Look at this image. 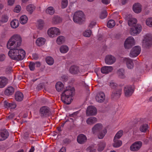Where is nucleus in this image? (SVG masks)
<instances>
[{
	"label": "nucleus",
	"instance_id": "nucleus-14",
	"mask_svg": "<svg viewBox=\"0 0 152 152\" xmlns=\"http://www.w3.org/2000/svg\"><path fill=\"white\" fill-rule=\"evenodd\" d=\"M115 58L111 55H107L105 57V62L107 64H112L115 62Z\"/></svg>",
	"mask_w": 152,
	"mask_h": 152
},
{
	"label": "nucleus",
	"instance_id": "nucleus-41",
	"mask_svg": "<svg viewBox=\"0 0 152 152\" xmlns=\"http://www.w3.org/2000/svg\"><path fill=\"white\" fill-rule=\"evenodd\" d=\"M65 41V37L62 36L58 37L56 39V42L58 45H61L64 43Z\"/></svg>",
	"mask_w": 152,
	"mask_h": 152
},
{
	"label": "nucleus",
	"instance_id": "nucleus-49",
	"mask_svg": "<svg viewBox=\"0 0 152 152\" xmlns=\"http://www.w3.org/2000/svg\"><path fill=\"white\" fill-rule=\"evenodd\" d=\"M146 24L147 25L150 27H152V18H147L145 21Z\"/></svg>",
	"mask_w": 152,
	"mask_h": 152
},
{
	"label": "nucleus",
	"instance_id": "nucleus-28",
	"mask_svg": "<svg viewBox=\"0 0 152 152\" xmlns=\"http://www.w3.org/2000/svg\"><path fill=\"white\" fill-rule=\"evenodd\" d=\"M60 52L63 54L66 53L69 50V47L66 45L61 46L59 48Z\"/></svg>",
	"mask_w": 152,
	"mask_h": 152
},
{
	"label": "nucleus",
	"instance_id": "nucleus-29",
	"mask_svg": "<svg viewBox=\"0 0 152 152\" xmlns=\"http://www.w3.org/2000/svg\"><path fill=\"white\" fill-rule=\"evenodd\" d=\"M10 24L12 28H16L18 27L19 23L18 20L14 19L11 21Z\"/></svg>",
	"mask_w": 152,
	"mask_h": 152
},
{
	"label": "nucleus",
	"instance_id": "nucleus-56",
	"mask_svg": "<svg viewBox=\"0 0 152 152\" xmlns=\"http://www.w3.org/2000/svg\"><path fill=\"white\" fill-rule=\"evenodd\" d=\"M5 59V56L4 54H0V61H2Z\"/></svg>",
	"mask_w": 152,
	"mask_h": 152
},
{
	"label": "nucleus",
	"instance_id": "nucleus-18",
	"mask_svg": "<svg viewBox=\"0 0 152 152\" xmlns=\"http://www.w3.org/2000/svg\"><path fill=\"white\" fill-rule=\"evenodd\" d=\"M139 129L141 132L145 133L149 130V125L146 124H141L140 126Z\"/></svg>",
	"mask_w": 152,
	"mask_h": 152
},
{
	"label": "nucleus",
	"instance_id": "nucleus-40",
	"mask_svg": "<svg viewBox=\"0 0 152 152\" xmlns=\"http://www.w3.org/2000/svg\"><path fill=\"white\" fill-rule=\"evenodd\" d=\"M117 73L120 78H124L125 77V71L124 69H121L118 70Z\"/></svg>",
	"mask_w": 152,
	"mask_h": 152
},
{
	"label": "nucleus",
	"instance_id": "nucleus-31",
	"mask_svg": "<svg viewBox=\"0 0 152 152\" xmlns=\"http://www.w3.org/2000/svg\"><path fill=\"white\" fill-rule=\"evenodd\" d=\"M62 20L61 18L58 16H54L52 19V22L54 24H58L62 22Z\"/></svg>",
	"mask_w": 152,
	"mask_h": 152
},
{
	"label": "nucleus",
	"instance_id": "nucleus-17",
	"mask_svg": "<svg viewBox=\"0 0 152 152\" xmlns=\"http://www.w3.org/2000/svg\"><path fill=\"white\" fill-rule=\"evenodd\" d=\"M105 99V95L102 92L98 93L96 96V101L102 103L104 101Z\"/></svg>",
	"mask_w": 152,
	"mask_h": 152
},
{
	"label": "nucleus",
	"instance_id": "nucleus-50",
	"mask_svg": "<svg viewBox=\"0 0 152 152\" xmlns=\"http://www.w3.org/2000/svg\"><path fill=\"white\" fill-rule=\"evenodd\" d=\"M91 34V30H86L83 33V35L86 37H89Z\"/></svg>",
	"mask_w": 152,
	"mask_h": 152
},
{
	"label": "nucleus",
	"instance_id": "nucleus-46",
	"mask_svg": "<svg viewBox=\"0 0 152 152\" xmlns=\"http://www.w3.org/2000/svg\"><path fill=\"white\" fill-rule=\"evenodd\" d=\"M54 10L52 7H48L46 10V12L50 15H53L54 12Z\"/></svg>",
	"mask_w": 152,
	"mask_h": 152
},
{
	"label": "nucleus",
	"instance_id": "nucleus-53",
	"mask_svg": "<svg viewBox=\"0 0 152 152\" xmlns=\"http://www.w3.org/2000/svg\"><path fill=\"white\" fill-rule=\"evenodd\" d=\"M29 66L31 70H34V69L35 67L34 63L33 62H30L29 64Z\"/></svg>",
	"mask_w": 152,
	"mask_h": 152
},
{
	"label": "nucleus",
	"instance_id": "nucleus-8",
	"mask_svg": "<svg viewBox=\"0 0 152 152\" xmlns=\"http://www.w3.org/2000/svg\"><path fill=\"white\" fill-rule=\"evenodd\" d=\"M135 44V41L134 38L132 37H128L125 40L124 46L126 49H129Z\"/></svg>",
	"mask_w": 152,
	"mask_h": 152
},
{
	"label": "nucleus",
	"instance_id": "nucleus-33",
	"mask_svg": "<svg viewBox=\"0 0 152 152\" xmlns=\"http://www.w3.org/2000/svg\"><path fill=\"white\" fill-rule=\"evenodd\" d=\"M4 103V105L6 108H10L11 109H13L16 107V104L14 102L10 103L5 101Z\"/></svg>",
	"mask_w": 152,
	"mask_h": 152
},
{
	"label": "nucleus",
	"instance_id": "nucleus-52",
	"mask_svg": "<svg viewBox=\"0 0 152 152\" xmlns=\"http://www.w3.org/2000/svg\"><path fill=\"white\" fill-rule=\"evenodd\" d=\"M68 5L67 0H62L61 7L63 8H66Z\"/></svg>",
	"mask_w": 152,
	"mask_h": 152
},
{
	"label": "nucleus",
	"instance_id": "nucleus-25",
	"mask_svg": "<svg viewBox=\"0 0 152 152\" xmlns=\"http://www.w3.org/2000/svg\"><path fill=\"white\" fill-rule=\"evenodd\" d=\"M7 83V79L4 77H0V88L4 87Z\"/></svg>",
	"mask_w": 152,
	"mask_h": 152
},
{
	"label": "nucleus",
	"instance_id": "nucleus-57",
	"mask_svg": "<svg viewBox=\"0 0 152 152\" xmlns=\"http://www.w3.org/2000/svg\"><path fill=\"white\" fill-rule=\"evenodd\" d=\"M15 0H8L7 3L9 5L12 6L14 3Z\"/></svg>",
	"mask_w": 152,
	"mask_h": 152
},
{
	"label": "nucleus",
	"instance_id": "nucleus-26",
	"mask_svg": "<svg viewBox=\"0 0 152 152\" xmlns=\"http://www.w3.org/2000/svg\"><path fill=\"white\" fill-rule=\"evenodd\" d=\"M134 11L136 13H139L141 11V5L139 3L134 4L133 7Z\"/></svg>",
	"mask_w": 152,
	"mask_h": 152
},
{
	"label": "nucleus",
	"instance_id": "nucleus-21",
	"mask_svg": "<svg viewBox=\"0 0 152 152\" xmlns=\"http://www.w3.org/2000/svg\"><path fill=\"white\" fill-rule=\"evenodd\" d=\"M124 61L126 62L127 68L129 69H131L134 67V64L132 60L129 58H125Z\"/></svg>",
	"mask_w": 152,
	"mask_h": 152
},
{
	"label": "nucleus",
	"instance_id": "nucleus-9",
	"mask_svg": "<svg viewBox=\"0 0 152 152\" xmlns=\"http://www.w3.org/2000/svg\"><path fill=\"white\" fill-rule=\"evenodd\" d=\"M134 91L133 85H127L124 88L125 95L126 97H129L132 95Z\"/></svg>",
	"mask_w": 152,
	"mask_h": 152
},
{
	"label": "nucleus",
	"instance_id": "nucleus-4",
	"mask_svg": "<svg viewBox=\"0 0 152 152\" xmlns=\"http://www.w3.org/2000/svg\"><path fill=\"white\" fill-rule=\"evenodd\" d=\"M85 19V16L83 12L81 11L75 12L74 15L73 20L74 22L77 23H81Z\"/></svg>",
	"mask_w": 152,
	"mask_h": 152
},
{
	"label": "nucleus",
	"instance_id": "nucleus-55",
	"mask_svg": "<svg viewBox=\"0 0 152 152\" xmlns=\"http://www.w3.org/2000/svg\"><path fill=\"white\" fill-rule=\"evenodd\" d=\"M96 24V23L95 21H92L90 23L89 25V27L91 28H92L95 26Z\"/></svg>",
	"mask_w": 152,
	"mask_h": 152
},
{
	"label": "nucleus",
	"instance_id": "nucleus-60",
	"mask_svg": "<svg viewBox=\"0 0 152 152\" xmlns=\"http://www.w3.org/2000/svg\"><path fill=\"white\" fill-rule=\"evenodd\" d=\"M33 58L35 60H37L38 58V56L36 54H33L32 55Z\"/></svg>",
	"mask_w": 152,
	"mask_h": 152
},
{
	"label": "nucleus",
	"instance_id": "nucleus-16",
	"mask_svg": "<svg viewBox=\"0 0 152 152\" xmlns=\"http://www.w3.org/2000/svg\"><path fill=\"white\" fill-rule=\"evenodd\" d=\"M122 90L121 89L115 90L112 92L111 97L114 99H117L120 96L121 94Z\"/></svg>",
	"mask_w": 152,
	"mask_h": 152
},
{
	"label": "nucleus",
	"instance_id": "nucleus-11",
	"mask_svg": "<svg viewBox=\"0 0 152 152\" xmlns=\"http://www.w3.org/2000/svg\"><path fill=\"white\" fill-rule=\"evenodd\" d=\"M104 128L102 124H96L93 127L92 129V132L94 134H96L103 130Z\"/></svg>",
	"mask_w": 152,
	"mask_h": 152
},
{
	"label": "nucleus",
	"instance_id": "nucleus-59",
	"mask_svg": "<svg viewBox=\"0 0 152 152\" xmlns=\"http://www.w3.org/2000/svg\"><path fill=\"white\" fill-rule=\"evenodd\" d=\"M110 86L113 88H115V86H116V84L115 83L113 82H111L110 83Z\"/></svg>",
	"mask_w": 152,
	"mask_h": 152
},
{
	"label": "nucleus",
	"instance_id": "nucleus-22",
	"mask_svg": "<svg viewBox=\"0 0 152 152\" xmlns=\"http://www.w3.org/2000/svg\"><path fill=\"white\" fill-rule=\"evenodd\" d=\"M113 68L111 66H104L102 67L101 69V72L104 74H107L112 72Z\"/></svg>",
	"mask_w": 152,
	"mask_h": 152
},
{
	"label": "nucleus",
	"instance_id": "nucleus-54",
	"mask_svg": "<svg viewBox=\"0 0 152 152\" xmlns=\"http://www.w3.org/2000/svg\"><path fill=\"white\" fill-rule=\"evenodd\" d=\"M21 9V7L20 5H17L14 9V12L17 13H18L20 12Z\"/></svg>",
	"mask_w": 152,
	"mask_h": 152
},
{
	"label": "nucleus",
	"instance_id": "nucleus-23",
	"mask_svg": "<svg viewBox=\"0 0 152 152\" xmlns=\"http://www.w3.org/2000/svg\"><path fill=\"white\" fill-rule=\"evenodd\" d=\"M46 39L45 38L40 37L37 38L36 40V44L38 46H41L44 45Z\"/></svg>",
	"mask_w": 152,
	"mask_h": 152
},
{
	"label": "nucleus",
	"instance_id": "nucleus-58",
	"mask_svg": "<svg viewBox=\"0 0 152 152\" xmlns=\"http://www.w3.org/2000/svg\"><path fill=\"white\" fill-rule=\"evenodd\" d=\"M102 1L103 4L107 5L110 3V0H102Z\"/></svg>",
	"mask_w": 152,
	"mask_h": 152
},
{
	"label": "nucleus",
	"instance_id": "nucleus-43",
	"mask_svg": "<svg viewBox=\"0 0 152 152\" xmlns=\"http://www.w3.org/2000/svg\"><path fill=\"white\" fill-rule=\"evenodd\" d=\"M35 9V6L32 4H29L26 7L27 11L30 13H31Z\"/></svg>",
	"mask_w": 152,
	"mask_h": 152
},
{
	"label": "nucleus",
	"instance_id": "nucleus-15",
	"mask_svg": "<svg viewBox=\"0 0 152 152\" xmlns=\"http://www.w3.org/2000/svg\"><path fill=\"white\" fill-rule=\"evenodd\" d=\"M37 29L39 30L43 31L46 29L44 22L42 20H40L37 21Z\"/></svg>",
	"mask_w": 152,
	"mask_h": 152
},
{
	"label": "nucleus",
	"instance_id": "nucleus-27",
	"mask_svg": "<svg viewBox=\"0 0 152 152\" xmlns=\"http://www.w3.org/2000/svg\"><path fill=\"white\" fill-rule=\"evenodd\" d=\"M128 25L130 27L136 25L137 22V20L136 18L133 17L129 18L128 19Z\"/></svg>",
	"mask_w": 152,
	"mask_h": 152
},
{
	"label": "nucleus",
	"instance_id": "nucleus-5",
	"mask_svg": "<svg viewBox=\"0 0 152 152\" xmlns=\"http://www.w3.org/2000/svg\"><path fill=\"white\" fill-rule=\"evenodd\" d=\"M61 33L59 29L56 27H52L49 28L47 31V34L50 37L53 38L60 34Z\"/></svg>",
	"mask_w": 152,
	"mask_h": 152
},
{
	"label": "nucleus",
	"instance_id": "nucleus-61",
	"mask_svg": "<svg viewBox=\"0 0 152 152\" xmlns=\"http://www.w3.org/2000/svg\"><path fill=\"white\" fill-rule=\"evenodd\" d=\"M66 148L65 147H62L61 148L59 152H66Z\"/></svg>",
	"mask_w": 152,
	"mask_h": 152
},
{
	"label": "nucleus",
	"instance_id": "nucleus-20",
	"mask_svg": "<svg viewBox=\"0 0 152 152\" xmlns=\"http://www.w3.org/2000/svg\"><path fill=\"white\" fill-rule=\"evenodd\" d=\"M70 72L73 75H76L78 74L80 71L78 67L76 66H72L69 69Z\"/></svg>",
	"mask_w": 152,
	"mask_h": 152
},
{
	"label": "nucleus",
	"instance_id": "nucleus-6",
	"mask_svg": "<svg viewBox=\"0 0 152 152\" xmlns=\"http://www.w3.org/2000/svg\"><path fill=\"white\" fill-rule=\"evenodd\" d=\"M141 31V25L139 24H137L133 26L130 27L129 33L131 35L135 36L139 34Z\"/></svg>",
	"mask_w": 152,
	"mask_h": 152
},
{
	"label": "nucleus",
	"instance_id": "nucleus-19",
	"mask_svg": "<svg viewBox=\"0 0 152 152\" xmlns=\"http://www.w3.org/2000/svg\"><path fill=\"white\" fill-rule=\"evenodd\" d=\"M78 142L81 144H83L87 140V138L85 135L83 134H80L77 137Z\"/></svg>",
	"mask_w": 152,
	"mask_h": 152
},
{
	"label": "nucleus",
	"instance_id": "nucleus-34",
	"mask_svg": "<svg viewBox=\"0 0 152 152\" xmlns=\"http://www.w3.org/2000/svg\"><path fill=\"white\" fill-rule=\"evenodd\" d=\"M55 86L56 90L58 92H60L63 89L64 85L62 83L58 81L56 83Z\"/></svg>",
	"mask_w": 152,
	"mask_h": 152
},
{
	"label": "nucleus",
	"instance_id": "nucleus-3",
	"mask_svg": "<svg viewBox=\"0 0 152 152\" xmlns=\"http://www.w3.org/2000/svg\"><path fill=\"white\" fill-rule=\"evenodd\" d=\"M22 39L20 36L18 34H15L12 36L7 44V48L9 50L19 47L21 44Z\"/></svg>",
	"mask_w": 152,
	"mask_h": 152
},
{
	"label": "nucleus",
	"instance_id": "nucleus-47",
	"mask_svg": "<svg viewBox=\"0 0 152 152\" xmlns=\"http://www.w3.org/2000/svg\"><path fill=\"white\" fill-rule=\"evenodd\" d=\"M115 25V21L112 20H109L107 23V26L108 28H113Z\"/></svg>",
	"mask_w": 152,
	"mask_h": 152
},
{
	"label": "nucleus",
	"instance_id": "nucleus-10",
	"mask_svg": "<svg viewBox=\"0 0 152 152\" xmlns=\"http://www.w3.org/2000/svg\"><path fill=\"white\" fill-rule=\"evenodd\" d=\"M151 45V38L149 34H146L145 36V38L142 41V46L144 47L148 48Z\"/></svg>",
	"mask_w": 152,
	"mask_h": 152
},
{
	"label": "nucleus",
	"instance_id": "nucleus-48",
	"mask_svg": "<svg viewBox=\"0 0 152 152\" xmlns=\"http://www.w3.org/2000/svg\"><path fill=\"white\" fill-rule=\"evenodd\" d=\"M123 131L122 130L118 131L116 134L114 138L119 139L120 138L123 134Z\"/></svg>",
	"mask_w": 152,
	"mask_h": 152
},
{
	"label": "nucleus",
	"instance_id": "nucleus-35",
	"mask_svg": "<svg viewBox=\"0 0 152 152\" xmlns=\"http://www.w3.org/2000/svg\"><path fill=\"white\" fill-rule=\"evenodd\" d=\"M97 121V119L94 117H91L88 118L86 121L87 124L89 125H92L96 123Z\"/></svg>",
	"mask_w": 152,
	"mask_h": 152
},
{
	"label": "nucleus",
	"instance_id": "nucleus-1",
	"mask_svg": "<svg viewBox=\"0 0 152 152\" xmlns=\"http://www.w3.org/2000/svg\"><path fill=\"white\" fill-rule=\"evenodd\" d=\"M9 56L14 60H21L26 55L25 51L21 48L16 47L10 50L8 53Z\"/></svg>",
	"mask_w": 152,
	"mask_h": 152
},
{
	"label": "nucleus",
	"instance_id": "nucleus-39",
	"mask_svg": "<svg viewBox=\"0 0 152 152\" xmlns=\"http://www.w3.org/2000/svg\"><path fill=\"white\" fill-rule=\"evenodd\" d=\"M28 20V18L25 15H22L20 18V21L22 24H24L26 23Z\"/></svg>",
	"mask_w": 152,
	"mask_h": 152
},
{
	"label": "nucleus",
	"instance_id": "nucleus-7",
	"mask_svg": "<svg viewBox=\"0 0 152 152\" xmlns=\"http://www.w3.org/2000/svg\"><path fill=\"white\" fill-rule=\"evenodd\" d=\"M141 51V47L139 46H136L131 49L129 56L131 57H136L140 53Z\"/></svg>",
	"mask_w": 152,
	"mask_h": 152
},
{
	"label": "nucleus",
	"instance_id": "nucleus-62",
	"mask_svg": "<svg viewBox=\"0 0 152 152\" xmlns=\"http://www.w3.org/2000/svg\"><path fill=\"white\" fill-rule=\"evenodd\" d=\"M34 64L35 67H39L40 65V64L39 62H36L34 63Z\"/></svg>",
	"mask_w": 152,
	"mask_h": 152
},
{
	"label": "nucleus",
	"instance_id": "nucleus-30",
	"mask_svg": "<svg viewBox=\"0 0 152 152\" xmlns=\"http://www.w3.org/2000/svg\"><path fill=\"white\" fill-rule=\"evenodd\" d=\"M15 97L17 101H21L23 99V95L21 92L18 91L15 93Z\"/></svg>",
	"mask_w": 152,
	"mask_h": 152
},
{
	"label": "nucleus",
	"instance_id": "nucleus-63",
	"mask_svg": "<svg viewBox=\"0 0 152 152\" xmlns=\"http://www.w3.org/2000/svg\"><path fill=\"white\" fill-rule=\"evenodd\" d=\"M34 147H32L31 149L30 150V151L29 152H33L34 151Z\"/></svg>",
	"mask_w": 152,
	"mask_h": 152
},
{
	"label": "nucleus",
	"instance_id": "nucleus-38",
	"mask_svg": "<svg viewBox=\"0 0 152 152\" xmlns=\"http://www.w3.org/2000/svg\"><path fill=\"white\" fill-rule=\"evenodd\" d=\"M14 90L13 87L11 86L8 87L5 91V94L7 95L12 94L14 92Z\"/></svg>",
	"mask_w": 152,
	"mask_h": 152
},
{
	"label": "nucleus",
	"instance_id": "nucleus-13",
	"mask_svg": "<svg viewBox=\"0 0 152 152\" xmlns=\"http://www.w3.org/2000/svg\"><path fill=\"white\" fill-rule=\"evenodd\" d=\"M142 145V142L141 141H137L133 143L130 146V150L133 151H136L138 150Z\"/></svg>",
	"mask_w": 152,
	"mask_h": 152
},
{
	"label": "nucleus",
	"instance_id": "nucleus-51",
	"mask_svg": "<svg viewBox=\"0 0 152 152\" xmlns=\"http://www.w3.org/2000/svg\"><path fill=\"white\" fill-rule=\"evenodd\" d=\"M107 16V12L105 10H104L100 13V18L101 19H104Z\"/></svg>",
	"mask_w": 152,
	"mask_h": 152
},
{
	"label": "nucleus",
	"instance_id": "nucleus-12",
	"mask_svg": "<svg viewBox=\"0 0 152 152\" xmlns=\"http://www.w3.org/2000/svg\"><path fill=\"white\" fill-rule=\"evenodd\" d=\"M97 113V110L96 107L91 106L88 107L86 110V113L87 115H95Z\"/></svg>",
	"mask_w": 152,
	"mask_h": 152
},
{
	"label": "nucleus",
	"instance_id": "nucleus-44",
	"mask_svg": "<svg viewBox=\"0 0 152 152\" xmlns=\"http://www.w3.org/2000/svg\"><path fill=\"white\" fill-rule=\"evenodd\" d=\"M46 63L49 65H52L54 63V60L53 58L51 57H47L46 58Z\"/></svg>",
	"mask_w": 152,
	"mask_h": 152
},
{
	"label": "nucleus",
	"instance_id": "nucleus-36",
	"mask_svg": "<svg viewBox=\"0 0 152 152\" xmlns=\"http://www.w3.org/2000/svg\"><path fill=\"white\" fill-rule=\"evenodd\" d=\"M107 132V129L106 127H105L103 129L99 132L98 134V137L99 139H102L104 136Z\"/></svg>",
	"mask_w": 152,
	"mask_h": 152
},
{
	"label": "nucleus",
	"instance_id": "nucleus-37",
	"mask_svg": "<svg viewBox=\"0 0 152 152\" xmlns=\"http://www.w3.org/2000/svg\"><path fill=\"white\" fill-rule=\"evenodd\" d=\"M9 17L7 14L3 15L0 19V26L2 24L5 23L7 22L8 20Z\"/></svg>",
	"mask_w": 152,
	"mask_h": 152
},
{
	"label": "nucleus",
	"instance_id": "nucleus-45",
	"mask_svg": "<svg viewBox=\"0 0 152 152\" xmlns=\"http://www.w3.org/2000/svg\"><path fill=\"white\" fill-rule=\"evenodd\" d=\"M105 146V143L104 142L100 143L98 145L97 150L99 151H102L104 149Z\"/></svg>",
	"mask_w": 152,
	"mask_h": 152
},
{
	"label": "nucleus",
	"instance_id": "nucleus-64",
	"mask_svg": "<svg viewBox=\"0 0 152 152\" xmlns=\"http://www.w3.org/2000/svg\"><path fill=\"white\" fill-rule=\"evenodd\" d=\"M86 151H88V152H93L91 150L90 147H88L86 149Z\"/></svg>",
	"mask_w": 152,
	"mask_h": 152
},
{
	"label": "nucleus",
	"instance_id": "nucleus-24",
	"mask_svg": "<svg viewBox=\"0 0 152 152\" xmlns=\"http://www.w3.org/2000/svg\"><path fill=\"white\" fill-rule=\"evenodd\" d=\"M8 135V133L7 131L3 130L0 132V141L6 139Z\"/></svg>",
	"mask_w": 152,
	"mask_h": 152
},
{
	"label": "nucleus",
	"instance_id": "nucleus-42",
	"mask_svg": "<svg viewBox=\"0 0 152 152\" xmlns=\"http://www.w3.org/2000/svg\"><path fill=\"white\" fill-rule=\"evenodd\" d=\"M48 111V110L46 107H41L40 110V113L42 116L45 115Z\"/></svg>",
	"mask_w": 152,
	"mask_h": 152
},
{
	"label": "nucleus",
	"instance_id": "nucleus-32",
	"mask_svg": "<svg viewBox=\"0 0 152 152\" xmlns=\"http://www.w3.org/2000/svg\"><path fill=\"white\" fill-rule=\"evenodd\" d=\"M122 144V141L119 140L118 139L114 138L113 146L115 148H118Z\"/></svg>",
	"mask_w": 152,
	"mask_h": 152
},
{
	"label": "nucleus",
	"instance_id": "nucleus-2",
	"mask_svg": "<svg viewBox=\"0 0 152 152\" xmlns=\"http://www.w3.org/2000/svg\"><path fill=\"white\" fill-rule=\"evenodd\" d=\"M74 88L68 86L66 87L61 95L62 102L66 104H70L72 100V97L75 92Z\"/></svg>",
	"mask_w": 152,
	"mask_h": 152
}]
</instances>
